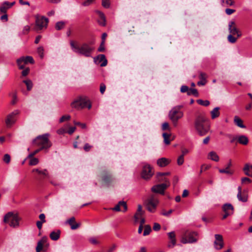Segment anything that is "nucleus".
Here are the masks:
<instances>
[{
  "instance_id": "obj_1",
  "label": "nucleus",
  "mask_w": 252,
  "mask_h": 252,
  "mask_svg": "<svg viewBox=\"0 0 252 252\" xmlns=\"http://www.w3.org/2000/svg\"><path fill=\"white\" fill-rule=\"evenodd\" d=\"M94 41H92L90 43L84 42L80 45L75 43L73 40L70 41V45L71 50L75 53L83 56L85 57H91L94 47L93 45Z\"/></svg>"
},
{
  "instance_id": "obj_2",
  "label": "nucleus",
  "mask_w": 252,
  "mask_h": 252,
  "mask_svg": "<svg viewBox=\"0 0 252 252\" xmlns=\"http://www.w3.org/2000/svg\"><path fill=\"white\" fill-rule=\"evenodd\" d=\"M194 127L200 136L206 135L210 130L207 119L203 114L197 116L194 120Z\"/></svg>"
},
{
  "instance_id": "obj_3",
  "label": "nucleus",
  "mask_w": 252,
  "mask_h": 252,
  "mask_svg": "<svg viewBox=\"0 0 252 252\" xmlns=\"http://www.w3.org/2000/svg\"><path fill=\"white\" fill-rule=\"evenodd\" d=\"M49 134L45 133L37 136L32 140V144L39 147L41 150L48 149L52 146V143L49 139Z\"/></svg>"
},
{
  "instance_id": "obj_4",
  "label": "nucleus",
  "mask_w": 252,
  "mask_h": 252,
  "mask_svg": "<svg viewBox=\"0 0 252 252\" xmlns=\"http://www.w3.org/2000/svg\"><path fill=\"white\" fill-rule=\"evenodd\" d=\"M71 107L76 109H81L85 107H88L90 109L91 107V104L88 103V100L86 98L79 97L74 100L71 104Z\"/></svg>"
},
{
  "instance_id": "obj_5",
  "label": "nucleus",
  "mask_w": 252,
  "mask_h": 252,
  "mask_svg": "<svg viewBox=\"0 0 252 252\" xmlns=\"http://www.w3.org/2000/svg\"><path fill=\"white\" fill-rule=\"evenodd\" d=\"M3 221L5 223L9 222V225L13 227L19 226V219L17 214L12 212L7 213L4 217Z\"/></svg>"
},
{
  "instance_id": "obj_6",
  "label": "nucleus",
  "mask_w": 252,
  "mask_h": 252,
  "mask_svg": "<svg viewBox=\"0 0 252 252\" xmlns=\"http://www.w3.org/2000/svg\"><path fill=\"white\" fill-rule=\"evenodd\" d=\"M35 18V30L36 31L41 30L44 28H46L49 22L48 18L38 15L36 16Z\"/></svg>"
},
{
  "instance_id": "obj_7",
  "label": "nucleus",
  "mask_w": 252,
  "mask_h": 252,
  "mask_svg": "<svg viewBox=\"0 0 252 252\" xmlns=\"http://www.w3.org/2000/svg\"><path fill=\"white\" fill-rule=\"evenodd\" d=\"M183 115V112L177 110V108H173L169 113V118L175 126H177L178 120L182 118Z\"/></svg>"
},
{
  "instance_id": "obj_8",
  "label": "nucleus",
  "mask_w": 252,
  "mask_h": 252,
  "mask_svg": "<svg viewBox=\"0 0 252 252\" xmlns=\"http://www.w3.org/2000/svg\"><path fill=\"white\" fill-rule=\"evenodd\" d=\"M158 203V200L155 198L154 195L151 196L144 203L147 209L152 213L155 211Z\"/></svg>"
},
{
  "instance_id": "obj_9",
  "label": "nucleus",
  "mask_w": 252,
  "mask_h": 252,
  "mask_svg": "<svg viewBox=\"0 0 252 252\" xmlns=\"http://www.w3.org/2000/svg\"><path fill=\"white\" fill-rule=\"evenodd\" d=\"M154 175L152 167L148 164H145L142 168L141 176L142 178L145 180L150 179Z\"/></svg>"
},
{
  "instance_id": "obj_10",
  "label": "nucleus",
  "mask_w": 252,
  "mask_h": 252,
  "mask_svg": "<svg viewBox=\"0 0 252 252\" xmlns=\"http://www.w3.org/2000/svg\"><path fill=\"white\" fill-rule=\"evenodd\" d=\"M170 185L169 182L167 183H162L154 186L152 188V191L153 192L163 194L165 189Z\"/></svg>"
},
{
  "instance_id": "obj_11",
  "label": "nucleus",
  "mask_w": 252,
  "mask_h": 252,
  "mask_svg": "<svg viewBox=\"0 0 252 252\" xmlns=\"http://www.w3.org/2000/svg\"><path fill=\"white\" fill-rule=\"evenodd\" d=\"M101 178L102 181L107 185H109L111 183L114 179L112 175L109 172L105 170L102 171Z\"/></svg>"
},
{
  "instance_id": "obj_12",
  "label": "nucleus",
  "mask_w": 252,
  "mask_h": 252,
  "mask_svg": "<svg viewBox=\"0 0 252 252\" xmlns=\"http://www.w3.org/2000/svg\"><path fill=\"white\" fill-rule=\"evenodd\" d=\"M18 114L19 111L16 110L7 116V118L5 120V123L7 127H10L15 123L16 121L15 116Z\"/></svg>"
},
{
  "instance_id": "obj_13",
  "label": "nucleus",
  "mask_w": 252,
  "mask_h": 252,
  "mask_svg": "<svg viewBox=\"0 0 252 252\" xmlns=\"http://www.w3.org/2000/svg\"><path fill=\"white\" fill-rule=\"evenodd\" d=\"M95 64H100V66H105L107 64V60L104 54H100L94 58Z\"/></svg>"
},
{
  "instance_id": "obj_14",
  "label": "nucleus",
  "mask_w": 252,
  "mask_h": 252,
  "mask_svg": "<svg viewBox=\"0 0 252 252\" xmlns=\"http://www.w3.org/2000/svg\"><path fill=\"white\" fill-rule=\"evenodd\" d=\"M215 241L214 246L217 250H220L223 246V241L222 235L220 234L215 235Z\"/></svg>"
},
{
  "instance_id": "obj_15",
  "label": "nucleus",
  "mask_w": 252,
  "mask_h": 252,
  "mask_svg": "<svg viewBox=\"0 0 252 252\" xmlns=\"http://www.w3.org/2000/svg\"><path fill=\"white\" fill-rule=\"evenodd\" d=\"M228 30L229 32L233 34H237V37H239L241 36V34L239 33L238 29L235 26V23L234 21H230L228 24Z\"/></svg>"
},
{
  "instance_id": "obj_16",
  "label": "nucleus",
  "mask_w": 252,
  "mask_h": 252,
  "mask_svg": "<svg viewBox=\"0 0 252 252\" xmlns=\"http://www.w3.org/2000/svg\"><path fill=\"white\" fill-rule=\"evenodd\" d=\"M113 211H122L124 212H126L127 210V207L126 205V203L124 201H120L118 202V203L115 206V207L112 209Z\"/></svg>"
},
{
  "instance_id": "obj_17",
  "label": "nucleus",
  "mask_w": 252,
  "mask_h": 252,
  "mask_svg": "<svg viewBox=\"0 0 252 252\" xmlns=\"http://www.w3.org/2000/svg\"><path fill=\"white\" fill-rule=\"evenodd\" d=\"M231 166V160L230 159L229 162L226 165L225 168L224 169H220L219 171L220 173H225L228 175H232L234 174V171L229 169Z\"/></svg>"
},
{
  "instance_id": "obj_18",
  "label": "nucleus",
  "mask_w": 252,
  "mask_h": 252,
  "mask_svg": "<svg viewBox=\"0 0 252 252\" xmlns=\"http://www.w3.org/2000/svg\"><path fill=\"white\" fill-rule=\"evenodd\" d=\"M197 236V232L195 231L190 232L189 234H187V236L189 240V243H193L197 242V238L196 237Z\"/></svg>"
},
{
  "instance_id": "obj_19",
  "label": "nucleus",
  "mask_w": 252,
  "mask_h": 252,
  "mask_svg": "<svg viewBox=\"0 0 252 252\" xmlns=\"http://www.w3.org/2000/svg\"><path fill=\"white\" fill-rule=\"evenodd\" d=\"M237 197L238 200L243 202H246L248 201V195H242V188L241 187L238 188V194Z\"/></svg>"
},
{
  "instance_id": "obj_20",
  "label": "nucleus",
  "mask_w": 252,
  "mask_h": 252,
  "mask_svg": "<svg viewBox=\"0 0 252 252\" xmlns=\"http://www.w3.org/2000/svg\"><path fill=\"white\" fill-rule=\"evenodd\" d=\"M21 61H22L25 64H28L29 63L33 64L34 63V61L32 56H23L19 59V62Z\"/></svg>"
},
{
  "instance_id": "obj_21",
  "label": "nucleus",
  "mask_w": 252,
  "mask_h": 252,
  "mask_svg": "<svg viewBox=\"0 0 252 252\" xmlns=\"http://www.w3.org/2000/svg\"><path fill=\"white\" fill-rule=\"evenodd\" d=\"M169 172H158L157 174V177L159 182L164 181L165 183L168 184L169 181H167L166 178H163V176L169 175Z\"/></svg>"
},
{
  "instance_id": "obj_22",
  "label": "nucleus",
  "mask_w": 252,
  "mask_h": 252,
  "mask_svg": "<svg viewBox=\"0 0 252 252\" xmlns=\"http://www.w3.org/2000/svg\"><path fill=\"white\" fill-rule=\"evenodd\" d=\"M96 13L98 14L100 19L97 21L98 24L103 27L106 25V19L104 14L100 11H96Z\"/></svg>"
},
{
  "instance_id": "obj_23",
  "label": "nucleus",
  "mask_w": 252,
  "mask_h": 252,
  "mask_svg": "<svg viewBox=\"0 0 252 252\" xmlns=\"http://www.w3.org/2000/svg\"><path fill=\"white\" fill-rule=\"evenodd\" d=\"M169 238L171 240V244L168 245V247L172 248L176 244V240L175 238V234L174 231H172L167 233Z\"/></svg>"
},
{
  "instance_id": "obj_24",
  "label": "nucleus",
  "mask_w": 252,
  "mask_h": 252,
  "mask_svg": "<svg viewBox=\"0 0 252 252\" xmlns=\"http://www.w3.org/2000/svg\"><path fill=\"white\" fill-rule=\"evenodd\" d=\"M199 79L200 81L197 82L198 86H204L206 83V74L205 73L201 72L199 74Z\"/></svg>"
},
{
  "instance_id": "obj_25",
  "label": "nucleus",
  "mask_w": 252,
  "mask_h": 252,
  "mask_svg": "<svg viewBox=\"0 0 252 252\" xmlns=\"http://www.w3.org/2000/svg\"><path fill=\"white\" fill-rule=\"evenodd\" d=\"M61 231L58 229L56 231H53L50 234V238L54 241L58 240L60 237Z\"/></svg>"
},
{
  "instance_id": "obj_26",
  "label": "nucleus",
  "mask_w": 252,
  "mask_h": 252,
  "mask_svg": "<svg viewBox=\"0 0 252 252\" xmlns=\"http://www.w3.org/2000/svg\"><path fill=\"white\" fill-rule=\"evenodd\" d=\"M222 210L224 212L233 213L234 208L233 206L230 203H225L222 206Z\"/></svg>"
},
{
  "instance_id": "obj_27",
  "label": "nucleus",
  "mask_w": 252,
  "mask_h": 252,
  "mask_svg": "<svg viewBox=\"0 0 252 252\" xmlns=\"http://www.w3.org/2000/svg\"><path fill=\"white\" fill-rule=\"evenodd\" d=\"M168 160L165 158H161L157 160V164L160 167H165L169 164Z\"/></svg>"
},
{
  "instance_id": "obj_28",
  "label": "nucleus",
  "mask_w": 252,
  "mask_h": 252,
  "mask_svg": "<svg viewBox=\"0 0 252 252\" xmlns=\"http://www.w3.org/2000/svg\"><path fill=\"white\" fill-rule=\"evenodd\" d=\"M235 124L239 127L245 128L246 126L243 124V121L238 116H235L234 118Z\"/></svg>"
},
{
  "instance_id": "obj_29",
  "label": "nucleus",
  "mask_w": 252,
  "mask_h": 252,
  "mask_svg": "<svg viewBox=\"0 0 252 252\" xmlns=\"http://www.w3.org/2000/svg\"><path fill=\"white\" fill-rule=\"evenodd\" d=\"M238 142L244 145H247L249 142L248 137L245 135H241L238 137Z\"/></svg>"
},
{
  "instance_id": "obj_30",
  "label": "nucleus",
  "mask_w": 252,
  "mask_h": 252,
  "mask_svg": "<svg viewBox=\"0 0 252 252\" xmlns=\"http://www.w3.org/2000/svg\"><path fill=\"white\" fill-rule=\"evenodd\" d=\"M142 206L141 205H138L137 212L134 216V218L135 222L138 221V220H139V216H141L143 214V211H142Z\"/></svg>"
},
{
  "instance_id": "obj_31",
  "label": "nucleus",
  "mask_w": 252,
  "mask_h": 252,
  "mask_svg": "<svg viewBox=\"0 0 252 252\" xmlns=\"http://www.w3.org/2000/svg\"><path fill=\"white\" fill-rule=\"evenodd\" d=\"M219 110L220 107H217L211 111V118L212 119H215L220 116V113L219 112Z\"/></svg>"
},
{
  "instance_id": "obj_32",
  "label": "nucleus",
  "mask_w": 252,
  "mask_h": 252,
  "mask_svg": "<svg viewBox=\"0 0 252 252\" xmlns=\"http://www.w3.org/2000/svg\"><path fill=\"white\" fill-rule=\"evenodd\" d=\"M208 157L209 158L215 161H218L219 160V156L214 151L210 152L208 154Z\"/></svg>"
},
{
  "instance_id": "obj_33",
  "label": "nucleus",
  "mask_w": 252,
  "mask_h": 252,
  "mask_svg": "<svg viewBox=\"0 0 252 252\" xmlns=\"http://www.w3.org/2000/svg\"><path fill=\"white\" fill-rule=\"evenodd\" d=\"M248 164H246L243 168L245 174L248 176L252 177V170L249 169Z\"/></svg>"
},
{
  "instance_id": "obj_34",
  "label": "nucleus",
  "mask_w": 252,
  "mask_h": 252,
  "mask_svg": "<svg viewBox=\"0 0 252 252\" xmlns=\"http://www.w3.org/2000/svg\"><path fill=\"white\" fill-rule=\"evenodd\" d=\"M162 136L164 139V140H163L164 143L166 145H169L170 143V141L169 140L170 134L167 133H163L162 134Z\"/></svg>"
},
{
  "instance_id": "obj_35",
  "label": "nucleus",
  "mask_w": 252,
  "mask_h": 252,
  "mask_svg": "<svg viewBox=\"0 0 252 252\" xmlns=\"http://www.w3.org/2000/svg\"><path fill=\"white\" fill-rule=\"evenodd\" d=\"M65 26V23L63 21H60L56 23L55 25V28L57 30H61L63 29Z\"/></svg>"
},
{
  "instance_id": "obj_36",
  "label": "nucleus",
  "mask_w": 252,
  "mask_h": 252,
  "mask_svg": "<svg viewBox=\"0 0 252 252\" xmlns=\"http://www.w3.org/2000/svg\"><path fill=\"white\" fill-rule=\"evenodd\" d=\"M8 9L9 8L4 1L0 7V13H6Z\"/></svg>"
},
{
  "instance_id": "obj_37",
  "label": "nucleus",
  "mask_w": 252,
  "mask_h": 252,
  "mask_svg": "<svg viewBox=\"0 0 252 252\" xmlns=\"http://www.w3.org/2000/svg\"><path fill=\"white\" fill-rule=\"evenodd\" d=\"M23 82L26 84L27 90L30 91L32 88V83L30 80H25L23 81Z\"/></svg>"
},
{
  "instance_id": "obj_38",
  "label": "nucleus",
  "mask_w": 252,
  "mask_h": 252,
  "mask_svg": "<svg viewBox=\"0 0 252 252\" xmlns=\"http://www.w3.org/2000/svg\"><path fill=\"white\" fill-rule=\"evenodd\" d=\"M196 102L199 105L204 106H207L210 104V101L207 100H203L202 99H197Z\"/></svg>"
},
{
  "instance_id": "obj_39",
  "label": "nucleus",
  "mask_w": 252,
  "mask_h": 252,
  "mask_svg": "<svg viewBox=\"0 0 252 252\" xmlns=\"http://www.w3.org/2000/svg\"><path fill=\"white\" fill-rule=\"evenodd\" d=\"M151 227L149 225H146L144 227V230L143 232V236H147L149 235L151 232Z\"/></svg>"
},
{
  "instance_id": "obj_40",
  "label": "nucleus",
  "mask_w": 252,
  "mask_h": 252,
  "mask_svg": "<svg viewBox=\"0 0 252 252\" xmlns=\"http://www.w3.org/2000/svg\"><path fill=\"white\" fill-rule=\"evenodd\" d=\"M193 95L196 97H198L199 96V94L197 90L196 89H190L189 92H188V95Z\"/></svg>"
},
{
  "instance_id": "obj_41",
  "label": "nucleus",
  "mask_w": 252,
  "mask_h": 252,
  "mask_svg": "<svg viewBox=\"0 0 252 252\" xmlns=\"http://www.w3.org/2000/svg\"><path fill=\"white\" fill-rule=\"evenodd\" d=\"M39 160L38 158H32L29 162V164L30 165H35L38 164Z\"/></svg>"
},
{
  "instance_id": "obj_42",
  "label": "nucleus",
  "mask_w": 252,
  "mask_h": 252,
  "mask_svg": "<svg viewBox=\"0 0 252 252\" xmlns=\"http://www.w3.org/2000/svg\"><path fill=\"white\" fill-rule=\"evenodd\" d=\"M161 129L163 131H164V130L170 131V127L169 126V124L167 122L163 123L162 125Z\"/></svg>"
},
{
  "instance_id": "obj_43",
  "label": "nucleus",
  "mask_w": 252,
  "mask_h": 252,
  "mask_svg": "<svg viewBox=\"0 0 252 252\" xmlns=\"http://www.w3.org/2000/svg\"><path fill=\"white\" fill-rule=\"evenodd\" d=\"M11 160L10 156L9 154H6L4 155L3 158V160L4 162L7 164H8Z\"/></svg>"
},
{
  "instance_id": "obj_44",
  "label": "nucleus",
  "mask_w": 252,
  "mask_h": 252,
  "mask_svg": "<svg viewBox=\"0 0 252 252\" xmlns=\"http://www.w3.org/2000/svg\"><path fill=\"white\" fill-rule=\"evenodd\" d=\"M233 35L232 34H230L228 35L227 39L229 42L231 43H234L236 42L237 40V38L233 36Z\"/></svg>"
},
{
  "instance_id": "obj_45",
  "label": "nucleus",
  "mask_w": 252,
  "mask_h": 252,
  "mask_svg": "<svg viewBox=\"0 0 252 252\" xmlns=\"http://www.w3.org/2000/svg\"><path fill=\"white\" fill-rule=\"evenodd\" d=\"M102 5L106 8H109L110 5V0H102Z\"/></svg>"
},
{
  "instance_id": "obj_46",
  "label": "nucleus",
  "mask_w": 252,
  "mask_h": 252,
  "mask_svg": "<svg viewBox=\"0 0 252 252\" xmlns=\"http://www.w3.org/2000/svg\"><path fill=\"white\" fill-rule=\"evenodd\" d=\"M37 53L41 58H43L44 57V49L42 46L39 47L37 48Z\"/></svg>"
},
{
  "instance_id": "obj_47",
  "label": "nucleus",
  "mask_w": 252,
  "mask_h": 252,
  "mask_svg": "<svg viewBox=\"0 0 252 252\" xmlns=\"http://www.w3.org/2000/svg\"><path fill=\"white\" fill-rule=\"evenodd\" d=\"M189 89H189V87H188L187 86L183 85L181 87L180 91L181 93H187V94H188V92H189Z\"/></svg>"
},
{
  "instance_id": "obj_48",
  "label": "nucleus",
  "mask_w": 252,
  "mask_h": 252,
  "mask_svg": "<svg viewBox=\"0 0 252 252\" xmlns=\"http://www.w3.org/2000/svg\"><path fill=\"white\" fill-rule=\"evenodd\" d=\"M184 162V157L183 155H180L177 159V164L178 165H182Z\"/></svg>"
},
{
  "instance_id": "obj_49",
  "label": "nucleus",
  "mask_w": 252,
  "mask_h": 252,
  "mask_svg": "<svg viewBox=\"0 0 252 252\" xmlns=\"http://www.w3.org/2000/svg\"><path fill=\"white\" fill-rule=\"evenodd\" d=\"M70 119V116L69 115L63 116L59 120L60 123H63L66 120H68Z\"/></svg>"
},
{
  "instance_id": "obj_50",
  "label": "nucleus",
  "mask_w": 252,
  "mask_h": 252,
  "mask_svg": "<svg viewBox=\"0 0 252 252\" xmlns=\"http://www.w3.org/2000/svg\"><path fill=\"white\" fill-rule=\"evenodd\" d=\"M173 211L174 210L172 209H170L167 212L165 211L164 210H163L161 213V214L163 216L168 217Z\"/></svg>"
},
{
  "instance_id": "obj_51",
  "label": "nucleus",
  "mask_w": 252,
  "mask_h": 252,
  "mask_svg": "<svg viewBox=\"0 0 252 252\" xmlns=\"http://www.w3.org/2000/svg\"><path fill=\"white\" fill-rule=\"evenodd\" d=\"M43 245V244L41 243V242L38 241L36 248V252H40V251L42 250Z\"/></svg>"
},
{
  "instance_id": "obj_52",
  "label": "nucleus",
  "mask_w": 252,
  "mask_h": 252,
  "mask_svg": "<svg viewBox=\"0 0 252 252\" xmlns=\"http://www.w3.org/2000/svg\"><path fill=\"white\" fill-rule=\"evenodd\" d=\"M252 182V180L248 177H243L241 179L242 184H249Z\"/></svg>"
},
{
  "instance_id": "obj_53",
  "label": "nucleus",
  "mask_w": 252,
  "mask_h": 252,
  "mask_svg": "<svg viewBox=\"0 0 252 252\" xmlns=\"http://www.w3.org/2000/svg\"><path fill=\"white\" fill-rule=\"evenodd\" d=\"M17 63L19 66V68L20 69H24V68H25V64H26L25 63H24L22 61H21V62H19V59H17Z\"/></svg>"
},
{
  "instance_id": "obj_54",
  "label": "nucleus",
  "mask_w": 252,
  "mask_h": 252,
  "mask_svg": "<svg viewBox=\"0 0 252 252\" xmlns=\"http://www.w3.org/2000/svg\"><path fill=\"white\" fill-rule=\"evenodd\" d=\"M95 0H86L84 1L82 5L84 6H88L91 4Z\"/></svg>"
},
{
  "instance_id": "obj_55",
  "label": "nucleus",
  "mask_w": 252,
  "mask_h": 252,
  "mask_svg": "<svg viewBox=\"0 0 252 252\" xmlns=\"http://www.w3.org/2000/svg\"><path fill=\"white\" fill-rule=\"evenodd\" d=\"M226 136L228 138H229L230 139V143H231L234 142V141L236 140H238L237 137L233 136L232 135L229 134H227Z\"/></svg>"
},
{
  "instance_id": "obj_56",
  "label": "nucleus",
  "mask_w": 252,
  "mask_h": 252,
  "mask_svg": "<svg viewBox=\"0 0 252 252\" xmlns=\"http://www.w3.org/2000/svg\"><path fill=\"white\" fill-rule=\"evenodd\" d=\"M105 42H101L99 47L97 49L98 52H103L105 50Z\"/></svg>"
},
{
  "instance_id": "obj_57",
  "label": "nucleus",
  "mask_w": 252,
  "mask_h": 252,
  "mask_svg": "<svg viewBox=\"0 0 252 252\" xmlns=\"http://www.w3.org/2000/svg\"><path fill=\"white\" fill-rule=\"evenodd\" d=\"M40 151H41L39 148L35 150L34 152L30 153L29 156H28V158H33V157L36 155L37 153H38L39 152H40Z\"/></svg>"
},
{
  "instance_id": "obj_58",
  "label": "nucleus",
  "mask_w": 252,
  "mask_h": 252,
  "mask_svg": "<svg viewBox=\"0 0 252 252\" xmlns=\"http://www.w3.org/2000/svg\"><path fill=\"white\" fill-rule=\"evenodd\" d=\"M80 223L75 222L73 224L70 225L71 228L73 230L76 229L80 227Z\"/></svg>"
},
{
  "instance_id": "obj_59",
  "label": "nucleus",
  "mask_w": 252,
  "mask_h": 252,
  "mask_svg": "<svg viewBox=\"0 0 252 252\" xmlns=\"http://www.w3.org/2000/svg\"><path fill=\"white\" fill-rule=\"evenodd\" d=\"M106 89V86L104 84L101 83L100 85V92L101 94H103Z\"/></svg>"
},
{
  "instance_id": "obj_60",
  "label": "nucleus",
  "mask_w": 252,
  "mask_h": 252,
  "mask_svg": "<svg viewBox=\"0 0 252 252\" xmlns=\"http://www.w3.org/2000/svg\"><path fill=\"white\" fill-rule=\"evenodd\" d=\"M40 175H42L43 176V178L46 177H48L49 174L47 169H44L43 170H41Z\"/></svg>"
},
{
  "instance_id": "obj_61",
  "label": "nucleus",
  "mask_w": 252,
  "mask_h": 252,
  "mask_svg": "<svg viewBox=\"0 0 252 252\" xmlns=\"http://www.w3.org/2000/svg\"><path fill=\"white\" fill-rule=\"evenodd\" d=\"M73 123L75 126H80L82 128H85L86 127V125L84 123H81L76 121H74Z\"/></svg>"
},
{
  "instance_id": "obj_62",
  "label": "nucleus",
  "mask_w": 252,
  "mask_h": 252,
  "mask_svg": "<svg viewBox=\"0 0 252 252\" xmlns=\"http://www.w3.org/2000/svg\"><path fill=\"white\" fill-rule=\"evenodd\" d=\"M29 72L30 68L29 67H27L22 71V75L23 76H26L29 74Z\"/></svg>"
},
{
  "instance_id": "obj_63",
  "label": "nucleus",
  "mask_w": 252,
  "mask_h": 252,
  "mask_svg": "<svg viewBox=\"0 0 252 252\" xmlns=\"http://www.w3.org/2000/svg\"><path fill=\"white\" fill-rule=\"evenodd\" d=\"M161 227L159 223H155L153 226V229L155 231H158L160 230Z\"/></svg>"
},
{
  "instance_id": "obj_64",
  "label": "nucleus",
  "mask_w": 252,
  "mask_h": 252,
  "mask_svg": "<svg viewBox=\"0 0 252 252\" xmlns=\"http://www.w3.org/2000/svg\"><path fill=\"white\" fill-rule=\"evenodd\" d=\"M92 147V146H91L89 144L86 143L84 146V149L86 152H89Z\"/></svg>"
}]
</instances>
